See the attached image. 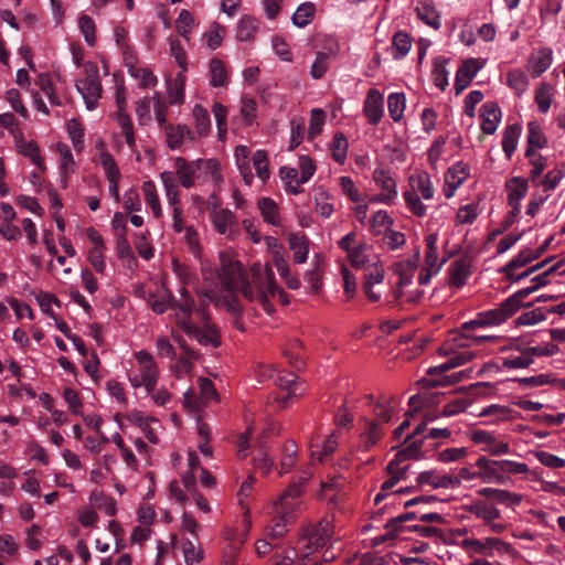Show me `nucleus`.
<instances>
[{"instance_id": "52", "label": "nucleus", "mask_w": 565, "mask_h": 565, "mask_svg": "<svg viewBox=\"0 0 565 565\" xmlns=\"http://www.w3.org/2000/svg\"><path fill=\"white\" fill-rule=\"evenodd\" d=\"M349 142L342 132H337L331 143L332 158L335 162L343 164L347 159Z\"/></svg>"}, {"instance_id": "46", "label": "nucleus", "mask_w": 565, "mask_h": 565, "mask_svg": "<svg viewBox=\"0 0 565 565\" xmlns=\"http://www.w3.org/2000/svg\"><path fill=\"white\" fill-rule=\"evenodd\" d=\"M406 106V98L404 93H392L387 97V108L391 118L394 121H399L403 118Z\"/></svg>"}, {"instance_id": "25", "label": "nucleus", "mask_w": 565, "mask_h": 565, "mask_svg": "<svg viewBox=\"0 0 565 565\" xmlns=\"http://www.w3.org/2000/svg\"><path fill=\"white\" fill-rule=\"evenodd\" d=\"M468 175L469 172L466 164L462 162L454 164L446 173V183L449 186V192L446 193V196L451 198L454 192L462 184Z\"/></svg>"}, {"instance_id": "35", "label": "nucleus", "mask_w": 565, "mask_h": 565, "mask_svg": "<svg viewBox=\"0 0 565 565\" xmlns=\"http://www.w3.org/2000/svg\"><path fill=\"white\" fill-rule=\"evenodd\" d=\"M412 47L409 35L404 31H398L394 34L392 40V55L395 60L404 58Z\"/></svg>"}, {"instance_id": "37", "label": "nucleus", "mask_w": 565, "mask_h": 565, "mask_svg": "<svg viewBox=\"0 0 565 565\" xmlns=\"http://www.w3.org/2000/svg\"><path fill=\"white\" fill-rule=\"evenodd\" d=\"M258 29L257 20L249 15L239 19L236 28V39L238 41H250L254 39Z\"/></svg>"}, {"instance_id": "51", "label": "nucleus", "mask_w": 565, "mask_h": 565, "mask_svg": "<svg viewBox=\"0 0 565 565\" xmlns=\"http://www.w3.org/2000/svg\"><path fill=\"white\" fill-rule=\"evenodd\" d=\"M316 12L315 4L311 2L301 3L292 14V22L298 28H305L313 19Z\"/></svg>"}, {"instance_id": "41", "label": "nucleus", "mask_w": 565, "mask_h": 565, "mask_svg": "<svg viewBox=\"0 0 565 565\" xmlns=\"http://www.w3.org/2000/svg\"><path fill=\"white\" fill-rule=\"evenodd\" d=\"M258 209L265 222L276 226L279 225L278 205L269 198H263L258 201Z\"/></svg>"}, {"instance_id": "28", "label": "nucleus", "mask_w": 565, "mask_h": 565, "mask_svg": "<svg viewBox=\"0 0 565 565\" xmlns=\"http://www.w3.org/2000/svg\"><path fill=\"white\" fill-rule=\"evenodd\" d=\"M395 406L394 397H385L381 396L373 405V413L375 415V419L381 424H386L391 422L393 416V411Z\"/></svg>"}, {"instance_id": "1", "label": "nucleus", "mask_w": 565, "mask_h": 565, "mask_svg": "<svg viewBox=\"0 0 565 565\" xmlns=\"http://www.w3.org/2000/svg\"><path fill=\"white\" fill-rule=\"evenodd\" d=\"M220 277L231 292L241 291L247 301H257L268 315L275 311L271 298L278 297L284 305L289 302L287 294L275 284L274 273L268 265H254L250 274L245 276L238 263H231L222 266Z\"/></svg>"}, {"instance_id": "7", "label": "nucleus", "mask_w": 565, "mask_h": 565, "mask_svg": "<svg viewBox=\"0 0 565 565\" xmlns=\"http://www.w3.org/2000/svg\"><path fill=\"white\" fill-rule=\"evenodd\" d=\"M312 473L310 471L302 472L301 476L285 490V492L276 501L277 513H282L286 516H294L296 509L299 507L298 498L305 491L307 482L310 480Z\"/></svg>"}, {"instance_id": "16", "label": "nucleus", "mask_w": 565, "mask_h": 565, "mask_svg": "<svg viewBox=\"0 0 565 565\" xmlns=\"http://www.w3.org/2000/svg\"><path fill=\"white\" fill-rule=\"evenodd\" d=\"M174 167L180 183L185 189L192 188L195 180L201 179V174L195 166V160L189 162L184 158L178 157L174 160Z\"/></svg>"}, {"instance_id": "32", "label": "nucleus", "mask_w": 565, "mask_h": 565, "mask_svg": "<svg viewBox=\"0 0 565 565\" xmlns=\"http://www.w3.org/2000/svg\"><path fill=\"white\" fill-rule=\"evenodd\" d=\"M479 493L492 502L503 503L507 505H512L520 502V498L516 494H512L501 489L483 488L479 490Z\"/></svg>"}, {"instance_id": "5", "label": "nucleus", "mask_w": 565, "mask_h": 565, "mask_svg": "<svg viewBox=\"0 0 565 565\" xmlns=\"http://www.w3.org/2000/svg\"><path fill=\"white\" fill-rule=\"evenodd\" d=\"M84 75L76 79L75 86L82 95L85 106L88 110H94L98 106V100L103 94V86L99 77V70L95 62L84 63Z\"/></svg>"}, {"instance_id": "42", "label": "nucleus", "mask_w": 565, "mask_h": 565, "mask_svg": "<svg viewBox=\"0 0 565 565\" xmlns=\"http://www.w3.org/2000/svg\"><path fill=\"white\" fill-rule=\"evenodd\" d=\"M520 134L521 127L518 124L509 125L505 128L502 138V148L508 158H511L512 153L515 151Z\"/></svg>"}, {"instance_id": "27", "label": "nucleus", "mask_w": 565, "mask_h": 565, "mask_svg": "<svg viewBox=\"0 0 565 565\" xmlns=\"http://www.w3.org/2000/svg\"><path fill=\"white\" fill-rule=\"evenodd\" d=\"M236 166L241 172V175L245 184L249 185L253 181L252 168L249 164V149L246 146H237L234 151Z\"/></svg>"}, {"instance_id": "24", "label": "nucleus", "mask_w": 565, "mask_h": 565, "mask_svg": "<svg viewBox=\"0 0 565 565\" xmlns=\"http://www.w3.org/2000/svg\"><path fill=\"white\" fill-rule=\"evenodd\" d=\"M146 299L153 312L162 315L171 308L170 301L173 300V295L170 290L162 287L157 292H149Z\"/></svg>"}, {"instance_id": "54", "label": "nucleus", "mask_w": 565, "mask_h": 565, "mask_svg": "<svg viewBox=\"0 0 565 565\" xmlns=\"http://www.w3.org/2000/svg\"><path fill=\"white\" fill-rule=\"evenodd\" d=\"M424 445V439H415L412 443L407 444L404 448L398 450L395 457L403 460H419L424 458V454L422 451V447Z\"/></svg>"}, {"instance_id": "56", "label": "nucleus", "mask_w": 565, "mask_h": 565, "mask_svg": "<svg viewBox=\"0 0 565 565\" xmlns=\"http://www.w3.org/2000/svg\"><path fill=\"white\" fill-rule=\"evenodd\" d=\"M225 35V28L220 23H213L210 30H207L203 34V39L205 40L206 46L211 50L217 49L223 41Z\"/></svg>"}, {"instance_id": "13", "label": "nucleus", "mask_w": 565, "mask_h": 565, "mask_svg": "<svg viewBox=\"0 0 565 565\" xmlns=\"http://www.w3.org/2000/svg\"><path fill=\"white\" fill-rule=\"evenodd\" d=\"M383 95L376 88H371L365 97L363 113L369 122L376 126L383 117Z\"/></svg>"}, {"instance_id": "50", "label": "nucleus", "mask_w": 565, "mask_h": 565, "mask_svg": "<svg viewBox=\"0 0 565 565\" xmlns=\"http://www.w3.org/2000/svg\"><path fill=\"white\" fill-rule=\"evenodd\" d=\"M413 191H418L425 200H430L434 196V188L430 178L427 173H419L409 179Z\"/></svg>"}, {"instance_id": "11", "label": "nucleus", "mask_w": 565, "mask_h": 565, "mask_svg": "<svg viewBox=\"0 0 565 565\" xmlns=\"http://www.w3.org/2000/svg\"><path fill=\"white\" fill-rule=\"evenodd\" d=\"M211 220L217 233L233 237L237 232V223L234 213L228 209H214Z\"/></svg>"}, {"instance_id": "19", "label": "nucleus", "mask_w": 565, "mask_h": 565, "mask_svg": "<svg viewBox=\"0 0 565 565\" xmlns=\"http://www.w3.org/2000/svg\"><path fill=\"white\" fill-rule=\"evenodd\" d=\"M503 366L508 369H525L530 365V349L527 344L518 339L516 348L512 349L511 353L503 358Z\"/></svg>"}, {"instance_id": "29", "label": "nucleus", "mask_w": 565, "mask_h": 565, "mask_svg": "<svg viewBox=\"0 0 565 565\" xmlns=\"http://www.w3.org/2000/svg\"><path fill=\"white\" fill-rule=\"evenodd\" d=\"M373 181L377 188L382 189V192L393 195L395 199L397 198V184L390 171L375 169L373 172Z\"/></svg>"}, {"instance_id": "30", "label": "nucleus", "mask_w": 565, "mask_h": 565, "mask_svg": "<svg viewBox=\"0 0 565 565\" xmlns=\"http://www.w3.org/2000/svg\"><path fill=\"white\" fill-rule=\"evenodd\" d=\"M550 262H551V259H545L543 262L532 264V267H531L532 274L537 273L534 277H532V292H534L541 286H544L547 282L546 278L548 276L553 275L556 271V269L558 268L559 263H556V264L550 266L547 269L543 270L542 273H539Z\"/></svg>"}, {"instance_id": "63", "label": "nucleus", "mask_w": 565, "mask_h": 565, "mask_svg": "<svg viewBox=\"0 0 565 565\" xmlns=\"http://www.w3.org/2000/svg\"><path fill=\"white\" fill-rule=\"evenodd\" d=\"M447 60L444 57H437L434 62L433 77L436 86L441 89L448 85V72L446 68Z\"/></svg>"}, {"instance_id": "12", "label": "nucleus", "mask_w": 565, "mask_h": 565, "mask_svg": "<svg viewBox=\"0 0 565 565\" xmlns=\"http://www.w3.org/2000/svg\"><path fill=\"white\" fill-rule=\"evenodd\" d=\"M199 388H200V395L196 398L194 396V393L189 390L184 398L186 401V404L191 406L192 408H199L200 406H205L210 402L217 399V393L213 385V383L206 379V377H200L199 379Z\"/></svg>"}, {"instance_id": "6", "label": "nucleus", "mask_w": 565, "mask_h": 565, "mask_svg": "<svg viewBox=\"0 0 565 565\" xmlns=\"http://www.w3.org/2000/svg\"><path fill=\"white\" fill-rule=\"evenodd\" d=\"M333 525L330 521L322 520L310 530H308L301 541L306 542L302 546L301 555L308 559L315 552L330 546L333 536Z\"/></svg>"}, {"instance_id": "8", "label": "nucleus", "mask_w": 565, "mask_h": 565, "mask_svg": "<svg viewBox=\"0 0 565 565\" xmlns=\"http://www.w3.org/2000/svg\"><path fill=\"white\" fill-rule=\"evenodd\" d=\"M529 183L527 179L522 177H512L505 182V191L508 194V204L511 206V211L507 216L503 225V230L509 228L515 221L516 216L521 212L520 202L527 193Z\"/></svg>"}, {"instance_id": "2", "label": "nucleus", "mask_w": 565, "mask_h": 565, "mask_svg": "<svg viewBox=\"0 0 565 565\" xmlns=\"http://www.w3.org/2000/svg\"><path fill=\"white\" fill-rule=\"evenodd\" d=\"M174 310L175 324L191 339L202 345L217 347L220 344L216 327L206 321V313L196 308L193 297L179 298L170 301Z\"/></svg>"}, {"instance_id": "49", "label": "nucleus", "mask_w": 565, "mask_h": 565, "mask_svg": "<svg viewBox=\"0 0 565 565\" xmlns=\"http://www.w3.org/2000/svg\"><path fill=\"white\" fill-rule=\"evenodd\" d=\"M210 75L211 85L214 87H224L228 83L225 65L220 58L210 62Z\"/></svg>"}, {"instance_id": "23", "label": "nucleus", "mask_w": 565, "mask_h": 565, "mask_svg": "<svg viewBox=\"0 0 565 565\" xmlns=\"http://www.w3.org/2000/svg\"><path fill=\"white\" fill-rule=\"evenodd\" d=\"M289 248L294 253V260L303 264L308 258L309 242L303 233H291L288 236Z\"/></svg>"}, {"instance_id": "61", "label": "nucleus", "mask_w": 565, "mask_h": 565, "mask_svg": "<svg viewBox=\"0 0 565 565\" xmlns=\"http://www.w3.org/2000/svg\"><path fill=\"white\" fill-rule=\"evenodd\" d=\"M21 153L29 157L33 164H35L41 171L45 170L44 159L40 154V149L34 141H26L21 145Z\"/></svg>"}, {"instance_id": "9", "label": "nucleus", "mask_w": 565, "mask_h": 565, "mask_svg": "<svg viewBox=\"0 0 565 565\" xmlns=\"http://www.w3.org/2000/svg\"><path fill=\"white\" fill-rule=\"evenodd\" d=\"M135 358L139 365V374L143 379L146 390L149 393L153 392L158 381V367L152 355L141 350L135 354Z\"/></svg>"}, {"instance_id": "31", "label": "nucleus", "mask_w": 565, "mask_h": 565, "mask_svg": "<svg viewBox=\"0 0 565 565\" xmlns=\"http://www.w3.org/2000/svg\"><path fill=\"white\" fill-rule=\"evenodd\" d=\"M192 115L195 122V138L207 136L211 128V120L207 110L203 106L196 104L193 107Z\"/></svg>"}, {"instance_id": "4", "label": "nucleus", "mask_w": 565, "mask_h": 565, "mask_svg": "<svg viewBox=\"0 0 565 565\" xmlns=\"http://www.w3.org/2000/svg\"><path fill=\"white\" fill-rule=\"evenodd\" d=\"M475 466L478 468L479 478L489 483H503L510 473L527 471L526 463L511 460H494L484 456L478 458Z\"/></svg>"}, {"instance_id": "47", "label": "nucleus", "mask_w": 565, "mask_h": 565, "mask_svg": "<svg viewBox=\"0 0 565 565\" xmlns=\"http://www.w3.org/2000/svg\"><path fill=\"white\" fill-rule=\"evenodd\" d=\"M142 192L146 203L151 207L153 216L159 218L162 216V209L160 205L159 196L156 185L152 181H146L142 184Z\"/></svg>"}, {"instance_id": "45", "label": "nucleus", "mask_w": 565, "mask_h": 565, "mask_svg": "<svg viewBox=\"0 0 565 565\" xmlns=\"http://www.w3.org/2000/svg\"><path fill=\"white\" fill-rule=\"evenodd\" d=\"M554 87L551 84L542 83L535 90V103L537 104V108L540 113H546L550 107L554 96Z\"/></svg>"}, {"instance_id": "17", "label": "nucleus", "mask_w": 565, "mask_h": 565, "mask_svg": "<svg viewBox=\"0 0 565 565\" xmlns=\"http://www.w3.org/2000/svg\"><path fill=\"white\" fill-rule=\"evenodd\" d=\"M481 130L487 135H492L501 120V110L494 102H488L480 108Z\"/></svg>"}, {"instance_id": "55", "label": "nucleus", "mask_w": 565, "mask_h": 565, "mask_svg": "<svg viewBox=\"0 0 565 565\" xmlns=\"http://www.w3.org/2000/svg\"><path fill=\"white\" fill-rule=\"evenodd\" d=\"M418 519L417 514L415 512H406L402 513L396 518H393L388 520L385 527L388 530L385 536L382 537L381 541H385L387 539H392L396 535L398 531L403 529L402 523Z\"/></svg>"}, {"instance_id": "60", "label": "nucleus", "mask_w": 565, "mask_h": 565, "mask_svg": "<svg viewBox=\"0 0 565 565\" xmlns=\"http://www.w3.org/2000/svg\"><path fill=\"white\" fill-rule=\"evenodd\" d=\"M279 518L274 520V524L267 530V537L274 542L282 537L287 532V524L294 516H286L282 513H278Z\"/></svg>"}, {"instance_id": "3", "label": "nucleus", "mask_w": 565, "mask_h": 565, "mask_svg": "<svg viewBox=\"0 0 565 565\" xmlns=\"http://www.w3.org/2000/svg\"><path fill=\"white\" fill-rule=\"evenodd\" d=\"M530 287L522 288L500 303L498 308L481 311L477 318L462 323L463 330L494 327L503 323L522 308L530 306Z\"/></svg>"}, {"instance_id": "39", "label": "nucleus", "mask_w": 565, "mask_h": 565, "mask_svg": "<svg viewBox=\"0 0 565 565\" xmlns=\"http://www.w3.org/2000/svg\"><path fill=\"white\" fill-rule=\"evenodd\" d=\"M417 18L425 24L438 30L441 25L438 11L427 3H420L415 9Z\"/></svg>"}, {"instance_id": "64", "label": "nucleus", "mask_w": 565, "mask_h": 565, "mask_svg": "<svg viewBox=\"0 0 565 565\" xmlns=\"http://www.w3.org/2000/svg\"><path fill=\"white\" fill-rule=\"evenodd\" d=\"M78 24L85 42L93 46L96 42V28L93 19L87 14H83L78 20Z\"/></svg>"}, {"instance_id": "43", "label": "nucleus", "mask_w": 565, "mask_h": 565, "mask_svg": "<svg viewBox=\"0 0 565 565\" xmlns=\"http://www.w3.org/2000/svg\"><path fill=\"white\" fill-rule=\"evenodd\" d=\"M335 51L330 50L328 52H318L315 62L311 65L310 75L315 79L323 77L329 68V61L334 58Z\"/></svg>"}, {"instance_id": "58", "label": "nucleus", "mask_w": 565, "mask_h": 565, "mask_svg": "<svg viewBox=\"0 0 565 565\" xmlns=\"http://www.w3.org/2000/svg\"><path fill=\"white\" fill-rule=\"evenodd\" d=\"M253 166L259 179L266 181L269 178V161L265 150H257L254 153Z\"/></svg>"}, {"instance_id": "15", "label": "nucleus", "mask_w": 565, "mask_h": 565, "mask_svg": "<svg viewBox=\"0 0 565 565\" xmlns=\"http://www.w3.org/2000/svg\"><path fill=\"white\" fill-rule=\"evenodd\" d=\"M480 68L481 64L477 58H470L461 64L455 78V89L457 95L467 88Z\"/></svg>"}, {"instance_id": "53", "label": "nucleus", "mask_w": 565, "mask_h": 565, "mask_svg": "<svg viewBox=\"0 0 565 565\" xmlns=\"http://www.w3.org/2000/svg\"><path fill=\"white\" fill-rule=\"evenodd\" d=\"M117 122L121 128V134L124 135L127 145L130 149L136 147L135 131L134 125L126 111H118L117 114Z\"/></svg>"}, {"instance_id": "44", "label": "nucleus", "mask_w": 565, "mask_h": 565, "mask_svg": "<svg viewBox=\"0 0 565 565\" xmlns=\"http://www.w3.org/2000/svg\"><path fill=\"white\" fill-rule=\"evenodd\" d=\"M297 375L294 373H287L285 375H279L277 379V384L279 387L288 391L285 397L281 398L282 407L287 406V401L291 397H296L302 394L301 392H297Z\"/></svg>"}, {"instance_id": "62", "label": "nucleus", "mask_w": 565, "mask_h": 565, "mask_svg": "<svg viewBox=\"0 0 565 565\" xmlns=\"http://www.w3.org/2000/svg\"><path fill=\"white\" fill-rule=\"evenodd\" d=\"M36 84L43 94L49 98L50 103L60 106L62 103L54 94V86L50 74L42 73L38 76Z\"/></svg>"}, {"instance_id": "14", "label": "nucleus", "mask_w": 565, "mask_h": 565, "mask_svg": "<svg viewBox=\"0 0 565 565\" xmlns=\"http://www.w3.org/2000/svg\"><path fill=\"white\" fill-rule=\"evenodd\" d=\"M530 263V249H522L515 257H513L501 271L505 274L507 278L512 281H519L530 275V268H526L522 273L516 271L525 267Z\"/></svg>"}, {"instance_id": "38", "label": "nucleus", "mask_w": 565, "mask_h": 565, "mask_svg": "<svg viewBox=\"0 0 565 565\" xmlns=\"http://www.w3.org/2000/svg\"><path fill=\"white\" fill-rule=\"evenodd\" d=\"M196 25L194 15L186 9H182L175 20V29L185 41L190 40L192 29Z\"/></svg>"}, {"instance_id": "21", "label": "nucleus", "mask_w": 565, "mask_h": 565, "mask_svg": "<svg viewBox=\"0 0 565 565\" xmlns=\"http://www.w3.org/2000/svg\"><path fill=\"white\" fill-rule=\"evenodd\" d=\"M365 429L361 434L359 448L362 451H369L383 436V424L377 420L364 419Z\"/></svg>"}, {"instance_id": "57", "label": "nucleus", "mask_w": 565, "mask_h": 565, "mask_svg": "<svg viewBox=\"0 0 565 565\" xmlns=\"http://www.w3.org/2000/svg\"><path fill=\"white\" fill-rule=\"evenodd\" d=\"M184 76L178 74L173 83L168 87V96L171 105L182 104L184 102Z\"/></svg>"}, {"instance_id": "10", "label": "nucleus", "mask_w": 565, "mask_h": 565, "mask_svg": "<svg viewBox=\"0 0 565 565\" xmlns=\"http://www.w3.org/2000/svg\"><path fill=\"white\" fill-rule=\"evenodd\" d=\"M166 142L171 150L181 149L186 141H195V132L186 125H166Z\"/></svg>"}, {"instance_id": "40", "label": "nucleus", "mask_w": 565, "mask_h": 565, "mask_svg": "<svg viewBox=\"0 0 565 565\" xmlns=\"http://www.w3.org/2000/svg\"><path fill=\"white\" fill-rule=\"evenodd\" d=\"M297 462V446L292 440L286 441L282 447V457L279 463V475L289 472Z\"/></svg>"}, {"instance_id": "26", "label": "nucleus", "mask_w": 565, "mask_h": 565, "mask_svg": "<svg viewBox=\"0 0 565 565\" xmlns=\"http://www.w3.org/2000/svg\"><path fill=\"white\" fill-rule=\"evenodd\" d=\"M56 151L60 156V170H61V182L62 188H66L67 185V175L71 171H73V167L75 164L72 151L66 143L57 142Z\"/></svg>"}, {"instance_id": "33", "label": "nucleus", "mask_w": 565, "mask_h": 565, "mask_svg": "<svg viewBox=\"0 0 565 565\" xmlns=\"http://www.w3.org/2000/svg\"><path fill=\"white\" fill-rule=\"evenodd\" d=\"M565 177V163L559 164L554 170L547 172V174L544 177L541 181H534L532 185L535 189L542 188L544 192H548L551 190H554L559 181Z\"/></svg>"}, {"instance_id": "34", "label": "nucleus", "mask_w": 565, "mask_h": 565, "mask_svg": "<svg viewBox=\"0 0 565 565\" xmlns=\"http://www.w3.org/2000/svg\"><path fill=\"white\" fill-rule=\"evenodd\" d=\"M195 166L203 180H221L220 162L215 159H198Z\"/></svg>"}, {"instance_id": "18", "label": "nucleus", "mask_w": 565, "mask_h": 565, "mask_svg": "<svg viewBox=\"0 0 565 565\" xmlns=\"http://www.w3.org/2000/svg\"><path fill=\"white\" fill-rule=\"evenodd\" d=\"M449 284L460 288L466 285L471 275V263L466 257L455 259L448 267Z\"/></svg>"}, {"instance_id": "20", "label": "nucleus", "mask_w": 565, "mask_h": 565, "mask_svg": "<svg viewBox=\"0 0 565 565\" xmlns=\"http://www.w3.org/2000/svg\"><path fill=\"white\" fill-rule=\"evenodd\" d=\"M418 486L429 484L434 489L455 488L459 486L458 478L455 475H437L435 471H424L417 477Z\"/></svg>"}, {"instance_id": "36", "label": "nucleus", "mask_w": 565, "mask_h": 565, "mask_svg": "<svg viewBox=\"0 0 565 565\" xmlns=\"http://www.w3.org/2000/svg\"><path fill=\"white\" fill-rule=\"evenodd\" d=\"M279 175L281 180L285 182V189L287 192L296 195L301 192L299 173L296 168L290 167H281L279 170Z\"/></svg>"}, {"instance_id": "48", "label": "nucleus", "mask_w": 565, "mask_h": 565, "mask_svg": "<svg viewBox=\"0 0 565 565\" xmlns=\"http://www.w3.org/2000/svg\"><path fill=\"white\" fill-rule=\"evenodd\" d=\"M552 50L548 47L541 49L537 55H532V76H539L544 73L552 64Z\"/></svg>"}, {"instance_id": "59", "label": "nucleus", "mask_w": 565, "mask_h": 565, "mask_svg": "<svg viewBox=\"0 0 565 565\" xmlns=\"http://www.w3.org/2000/svg\"><path fill=\"white\" fill-rule=\"evenodd\" d=\"M326 122V114L321 108H313L310 113L308 138L313 140L322 130Z\"/></svg>"}, {"instance_id": "22", "label": "nucleus", "mask_w": 565, "mask_h": 565, "mask_svg": "<svg viewBox=\"0 0 565 565\" xmlns=\"http://www.w3.org/2000/svg\"><path fill=\"white\" fill-rule=\"evenodd\" d=\"M425 241H426V245H427V250H426L425 263H424L423 267L426 268V270L429 269L433 273H439L445 260L443 259L440 263L438 262V259H439L438 248H437L438 236L436 233H431L426 236Z\"/></svg>"}]
</instances>
